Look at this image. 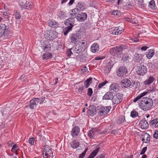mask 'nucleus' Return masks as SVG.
<instances>
[{"label":"nucleus","mask_w":158,"mask_h":158,"mask_svg":"<svg viewBox=\"0 0 158 158\" xmlns=\"http://www.w3.org/2000/svg\"><path fill=\"white\" fill-rule=\"evenodd\" d=\"M44 35L46 39L50 40H53L56 38V35L55 33L51 31L46 32Z\"/></svg>","instance_id":"11"},{"label":"nucleus","mask_w":158,"mask_h":158,"mask_svg":"<svg viewBox=\"0 0 158 158\" xmlns=\"http://www.w3.org/2000/svg\"><path fill=\"white\" fill-rule=\"evenodd\" d=\"M42 48L44 51H49L51 49V45L50 44H45L42 47Z\"/></svg>","instance_id":"35"},{"label":"nucleus","mask_w":158,"mask_h":158,"mask_svg":"<svg viewBox=\"0 0 158 158\" xmlns=\"http://www.w3.org/2000/svg\"><path fill=\"white\" fill-rule=\"evenodd\" d=\"M139 125L143 129H146L148 127V123L145 118H143L140 121Z\"/></svg>","instance_id":"16"},{"label":"nucleus","mask_w":158,"mask_h":158,"mask_svg":"<svg viewBox=\"0 0 158 158\" xmlns=\"http://www.w3.org/2000/svg\"><path fill=\"white\" fill-rule=\"evenodd\" d=\"M15 17L17 19H19L21 18V15L19 12L16 11L14 14Z\"/></svg>","instance_id":"52"},{"label":"nucleus","mask_w":158,"mask_h":158,"mask_svg":"<svg viewBox=\"0 0 158 158\" xmlns=\"http://www.w3.org/2000/svg\"><path fill=\"white\" fill-rule=\"evenodd\" d=\"M105 155L103 154H101L97 156L96 158H105Z\"/></svg>","instance_id":"63"},{"label":"nucleus","mask_w":158,"mask_h":158,"mask_svg":"<svg viewBox=\"0 0 158 158\" xmlns=\"http://www.w3.org/2000/svg\"><path fill=\"white\" fill-rule=\"evenodd\" d=\"M80 132V128L77 126L73 127L71 131V134L73 137L77 136Z\"/></svg>","instance_id":"19"},{"label":"nucleus","mask_w":158,"mask_h":158,"mask_svg":"<svg viewBox=\"0 0 158 158\" xmlns=\"http://www.w3.org/2000/svg\"><path fill=\"white\" fill-rule=\"evenodd\" d=\"M155 87L152 88V89L151 87H150V89L147 90V91H145L143 93L140 94L136 97H135L133 100L134 102H136L139 99L141 98L144 96L148 94H149L152 92H154L155 91Z\"/></svg>","instance_id":"7"},{"label":"nucleus","mask_w":158,"mask_h":158,"mask_svg":"<svg viewBox=\"0 0 158 158\" xmlns=\"http://www.w3.org/2000/svg\"><path fill=\"white\" fill-rule=\"evenodd\" d=\"M48 26L51 27H55L58 26V22L53 20H50L48 23Z\"/></svg>","instance_id":"34"},{"label":"nucleus","mask_w":158,"mask_h":158,"mask_svg":"<svg viewBox=\"0 0 158 158\" xmlns=\"http://www.w3.org/2000/svg\"><path fill=\"white\" fill-rule=\"evenodd\" d=\"M93 93V90L91 88H89L88 89L87 94L88 95L90 96H91Z\"/></svg>","instance_id":"58"},{"label":"nucleus","mask_w":158,"mask_h":158,"mask_svg":"<svg viewBox=\"0 0 158 158\" xmlns=\"http://www.w3.org/2000/svg\"><path fill=\"white\" fill-rule=\"evenodd\" d=\"M35 139L34 138H31L29 139L28 142L31 145H33L34 144Z\"/></svg>","instance_id":"55"},{"label":"nucleus","mask_w":158,"mask_h":158,"mask_svg":"<svg viewBox=\"0 0 158 158\" xmlns=\"http://www.w3.org/2000/svg\"><path fill=\"white\" fill-rule=\"evenodd\" d=\"M127 46L123 44L113 48L111 50L112 54L118 57H120L123 49H127Z\"/></svg>","instance_id":"3"},{"label":"nucleus","mask_w":158,"mask_h":158,"mask_svg":"<svg viewBox=\"0 0 158 158\" xmlns=\"http://www.w3.org/2000/svg\"><path fill=\"white\" fill-rule=\"evenodd\" d=\"M91 50L94 53L96 52L99 50V46L97 44H93L91 47Z\"/></svg>","instance_id":"33"},{"label":"nucleus","mask_w":158,"mask_h":158,"mask_svg":"<svg viewBox=\"0 0 158 158\" xmlns=\"http://www.w3.org/2000/svg\"><path fill=\"white\" fill-rule=\"evenodd\" d=\"M19 150V148L18 146L16 144H15L13 146L11 149V151L12 152H17Z\"/></svg>","instance_id":"45"},{"label":"nucleus","mask_w":158,"mask_h":158,"mask_svg":"<svg viewBox=\"0 0 158 158\" xmlns=\"http://www.w3.org/2000/svg\"><path fill=\"white\" fill-rule=\"evenodd\" d=\"M37 98L38 101V103L39 102L40 104H42L44 101V99L45 98V97L44 96H42L41 98Z\"/></svg>","instance_id":"48"},{"label":"nucleus","mask_w":158,"mask_h":158,"mask_svg":"<svg viewBox=\"0 0 158 158\" xmlns=\"http://www.w3.org/2000/svg\"><path fill=\"white\" fill-rule=\"evenodd\" d=\"M154 54V49L148 50L146 54V57L149 59L151 58Z\"/></svg>","instance_id":"30"},{"label":"nucleus","mask_w":158,"mask_h":158,"mask_svg":"<svg viewBox=\"0 0 158 158\" xmlns=\"http://www.w3.org/2000/svg\"><path fill=\"white\" fill-rule=\"evenodd\" d=\"M99 150V148H97L95 150H94L90 154L89 156L91 157L92 158H94L97 154Z\"/></svg>","instance_id":"38"},{"label":"nucleus","mask_w":158,"mask_h":158,"mask_svg":"<svg viewBox=\"0 0 158 158\" xmlns=\"http://www.w3.org/2000/svg\"><path fill=\"white\" fill-rule=\"evenodd\" d=\"M114 97V95L112 92H106L102 97L103 100H112Z\"/></svg>","instance_id":"18"},{"label":"nucleus","mask_w":158,"mask_h":158,"mask_svg":"<svg viewBox=\"0 0 158 158\" xmlns=\"http://www.w3.org/2000/svg\"><path fill=\"white\" fill-rule=\"evenodd\" d=\"M72 49H69L67 51V54L68 56H70L71 55L73 54L72 52Z\"/></svg>","instance_id":"60"},{"label":"nucleus","mask_w":158,"mask_h":158,"mask_svg":"<svg viewBox=\"0 0 158 158\" xmlns=\"http://www.w3.org/2000/svg\"><path fill=\"white\" fill-rule=\"evenodd\" d=\"M50 154H43V157L44 158H53V153H52L51 154V156Z\"/></svg>","instance_id":"51"},{"label":"nucleus","mask_w":158,"mask_h":158,"mask_svg":"<svg viewBox=\"0 0 158 158\" xmlns=\"http://www.w3.org/2000/svg\"><path fill=\"white\" fill-rule=\"evenodd\" d=\"M107 83V81L106 80L104 81L103 82L100 83L98 85V87L99 88H102L103 86L105 85Z\"/></svg>","instance_id":"53"},{"label":"nucleus","mask_w":158,"mask_h":158,"mask_svg":"<svg viewBox=\"0 0 158 158\" xmlns=\"http://www.w3.org/2000/svg\"><path fill=\"white\" fill-rule=\"evenodd\" d=\"M38 99L35 98L31 100L30 101L29 106L31 109H33L36 108L37 105L38 104Z\"/></svg>","instance_id":"15"},{"label":"nucleus","mask_w":158,"mask_h":158,"mask_svg":"<svg viewBox=\"0 0 158 158\" xmlns=\"http://www.w3.org/2000/svg\"><path fill=\"white\" fill-rule=\"evenodd\" d=\"M75 20L74 19L70 17L66 19L64 21V24L66 26L73 25L74 24Z\"/></svg>","instance_id":"24"},{"label":"nucleus","mask_w":158,"mask_h":158,"mask_svg":"<svg viewBox=\"0 0 158 158\" xmlns=\"http://www.w3.org/2000/svg\"><path fill=\"white\" fill-rule=\"evenodd\" d=\"M25 9H31L34 6L33 3L31 2L27 1L26 4H25Z\"/></svg>","instance_id":"39"},{"label":"nucleus","mask_w":158,"mask_h":158,"mask_svg":"<svg viewBox=\"0 0 158 158\" xmlns=\"http://www.w3.org/2000/svg\"><path fill=\"white\" fill-rule=\"evenodd\" d=\"M26 0H19V4L20 7L22 9H25L26 4Z\"/></svg>","instance_id":"41"},{"label":"nucleus","mask_w":158,"mask_h":158,"mask_svg":"<svg viewBox=\"0 0 158 158\" xmlns=\"http://www.w3.org/2000/svg\"><path fill=\"white\" fill-rule=\"evenodd\" d=\"M76 17V19L77 21L80 22H83L85 20L87 17V14L85 13H81L78 14Z\"/></svg>","instance_id":"13"},{"label":"nucleus","mask_w":158,"mask_h":158,"mask_svg":"<svg viewBox=\"0 0 158 158\" xmlns=\"http://www.w3.org/2000/svg\"><path fill=\"white\" fill-rule=\"evenodd\" d=\"M125 121V117L124 116L122 115L119 116L117 120V123L119 124H121Z\"/></svg>","instance_id":"40"},{"label":"nucleus","mask_w":158,"mask_h":158,"mask_svg":"<svg viewBox=\"0 0 158 158\" xmlns=\"http://www.w3.org/2000/svg\"><path fill=\"white\" fill-rule=\"evenodd\" d=\"M153 104V100L148 97L142 98L139 103V108L144 111H148L151 109Z\"/></svg>","instance_id":"1"},{"label":"nucleus","mask_w":158,"mask_h":158,"mask_svg":"<svg viewBox=\"0 0 158 158\" xmlns=\"http://www.w3.org/2000/svg\"><path fill=\"white\" fill-rule=\"evenodd\" d=\"M112 14L115 16H118L120 15V11L118 10L114 11L112 12Z\"/></svg>","instance_id":"54"},{"label":"nucleus","mask_w":158,"mask_h":158,"mask_svg":"<svg viewBox=\"0 0 158 158\" xmlns=\"http://www.w3.org/2000/svg\"><path fill=\"white\" fill-rule=\"evenodd\" d=\"M150 7L152 10H155L156 9L157 7L155 6V1L154 0H151L149 3Z\"/></svg>","instance_id":"37"},{"label":"nucleus","mask_w":158,"mask_h":158,"mask_svg":"<svg viewBox=\"0 0 158 158\" xmlns=\"http://www.w3.org/2000/svg\"><path fill=\"white\" fill-rule=\"evenodd\" d=\"M143 57V55L140 54H137L135 56V60L137 61L141 60Z\"/></svg>","instance_id":"49"},{"label":"nucleus","mask_w":158,"mask_h":158,"mask_svg":"<svg viewBox=\"0 0 158 158\" xmlns=\"http://www.w3.org/2000/svg\"><path fill=\"white\" fill-rule=\"evenodd\" d=\"M84 48L83 47L80 46V45L77 44L74 45L71 49L74 53L79 54L85 51Z\"/></svg>","instance_id":"8"},{"label":"nucleus","mask_w":158,"mask_h":158,"mask_svg":"<svg viewBox=\"0 0 158 158\" xmlns=\"http://www.w3.org/2000/svg\"><path fill=\"white\" fill-rule=\"evenodd\" d=\"M92 81V78H89L84 82V85L86 88H87L89 86L90 82Z\"/></svg>","instance_id":"44"},{"label":"nucleus","mask_w":158,"mask_h":158,"mask_svg":"<svg viewBox=\"0 0 158 158\" xmlns=\"http://www.w3.org/2000/svg\"><path fill=\"white\" fill-rule=\"evenodd\" d=\"M52 57V54L49 52H46L43 54L42 55V59L44 60H47L51 58Z\"/></svg>","instance_id":"27"},{"label":"nucleus","mask_w":158,"mask_h":158,"mask_svg":"<svg viewBox=\"0 0 158 158\" xmlns=\"http://www.w3.org/2000/svg\"><path fill=\"white\" fill-rule=\"evenodd\" d=\"M76 58L77 60L82 62H85L88 60V57L83 54L81 55H77Z\"/></svg>","instance_id":"21"},{"label":"nucleus","mask_w":158,"mask_h":158,"mask_svg":"<svg viewBox=\"0 0 158 158\" xmlns=\"http://www.w3.org/2000/svg\"><path fill=\"white\" fill-rule=\"evenodd\" d=\"M98 129L94 128L88 132V135L89 137L92 138L94 137L98 133Z\"/></svg>","instance_id":"17"},{"label":"nucleus","mask_w":158,"mask_h":158,"mask_svg":"<svg viewBox=\"0 0 158 158\" xmlns=\"http://www.w3.org/2000/svg\"><path fill=\"white\" fill-rule=\"evenodd\" d=\"M127 72V69L126 67L121 66L119 68L117 71L116 73L119 77L125 76Z\"/></svg>","instance_id":"6"},{"label":"nucleus","mask_w":158,"mask_h":158,"mask_svg":"<svg viewBox=\"0 0 158 158\" xmlns=\"http://www.w3.org/2000/svg\"><path fill=\"white\" fill-rule=\"evenodd\" d=\"M155 124V127H158V118H155L152 120L150 123V125H153Z\"/></svg>","instance_id":"43"},{"label":"nucleus","mask_w":158,"mask_h":158,"mask_svg":"<svg viewBox=\"0 0 158 158\" xmlns=\"http://www.w3.org/2000/svg\"><path fill=\"white\" fill-rule=\"evenodd\" d=\"M113 65L111 64L109 62L107 64L106 68V71L108 70V72H109L111 70Z\"/></svg>","instance_id":"47"},{"label":"nucleus","mask_w":158,"mask_h":158,"mask_svg":"<svg viewBox=\"0 0 158 158\" xmlns=\"http://www.w3.org/2000/svg\"><path fill=\"white\" fill-rule=\"evenodd\" d=\"M141 17L135 16V17L132 19L131 23L133 24H137V25L138 26L141 22Z\"/></svg>","instance_id":"20"},{"label":"nucleus","mask_w":158,"mask_h":158,"mask_svg":"<svg viewBox=\"0 0 158 158\" xmlns=\"http://www.w3.org/2000/svg\"><path fill=\"white\" fill-rule=\"evenodd\" d=\"M87 113L91 116H93L96 113V107L94 105H90L87 111Z\"/></svg>","instance_id":"14"},{"label":"nucleus","mask_w":158,"mask_h":158,"mask_svg":"<svg viewBox=\"0 0 158 158\" xmlns=\"http://www.w3.org/2000/svg\"><path fill=\"white\" fill-rule=\"evenodd\" d=\"M122 85L125 87H129L131 84L130 81L127 78H125L122 81Z\"/></svg>","instance_id":"28"},{"label":"nucleus","mask_w":158,"mask_h":158,"mask_svg":"<svg viewBox=\"0 0 158 158\" xmlns=\"http://www.w3.org/2000/svg\"><path fill=\"white\" fill-rule=\"evenodd\" d=\"M138 115V113L135 110H133L131 113V116L132 118H135Z\"/></svg>","instance_id":"46"},{"label":"nucleus","mask_w":158,"mask_h":158,"mask_svg":"<svg viewBox=\"0 0 158 158\" xmlns=\"http://www.w3.org/2000/svg\"><path fill=\"white\" fill-rule=\"evenodd\" d=\"M10 34L8 27L5 24H1L0 25V37H3L4 39H8L11 36Z\"/></svg>","instance_id":"2"},{"label":"nucleus","mask_w":158,"mask_h":158,"mask_svg":"<svg viewBox=\"0 0 158 158\" xmlns=\"http://www.w3.org/2000/svg\"><path fill=\"white\" fill-rule=\"evenodd\" d=\"M153 137L156 139L158 138V131H156L155 132L153 135Z\"/></svg>","instance_id":"64"},{"label":"nucleus","mask_w":158,"mask_h":158,"mask_svg":"<svg viewBox=\"0 0 158 158\" xmlns=\"http://www.w3.org/2000/svg\"><path fill=\"white\" fill-rule=\"evenodd\" d=\"M79 142L75 140L71 143V146L72 148H76L79 147Z\"/></svg>","instance_id":"42"},{"label":"nucleus","mask_w":158,"mask_h":158,"mask_svg":"<svg viewBox=\"0 0 158 158\" xmlns=\"http://www.w3.org/2000/svg\"><path fill=\"white\" fill-rule=\"evenodd\" d=\"M129 57L127 56L124 55L122 58V60L123 61H125L128 60Z\"/></svg>","instance_id":"59"},{"label":"nucleus","mask_w":158,"mask_h":158,"mask_svg":"<svg viewBox=\"0 0 158 158\" xmlns=\"http://www.w3.org/2000/svg\"><path fill=\"white\" fill-rule=\"evenodd\" d=\"M111 108L109 106H102L100 109L98 114L100 116H104L107 114L110 111Z\"/></svg>","instance_id":"10"},{"label":"nucleus","mask_w":158,"mask_h":158,"mask_svg":"<svg viewBox=\"0 0 158 158\" xmlns=\"http://www.w3.org/2000/svg\"><path fill=\"white\" fill-rule=\"evenodd\" d=\"M150 140V136L148 134L144 135V137L142 138V141L143 142L148 143Z\"/></svg>","instance_id":"32"},{"label":"nucleus","mask_w":158,"mask_h":158,"mask_svg":"<svg viewBox=\"0 0 158 158\" xmlns=\"http://www.w3.org/2000/svg\"><path fill=\"white\" fill-rule=\"evenodd\" d=\"M81 38V36L79 33L72 34L70 37L71 42L73 44H75Z\"/></svg>","instance_id":"9"},{"label":"nucleus","mask_w":158,"mask_h":158,"mask_svg":"<svg viewBox=\"0 0 158 158\" xmlns=\"http://www.w3.org/2000/svg\"><path fill=\"white\" fill-rule=\"evenodd\" d=\"M117 132L118 130L117 129L113 130L112 131H110V129H109V131H108V133H111V134H115V133H117Z\"/></svg>","instance_id":"61"},{"label":"nucleus","mask_w":158,"mask_h":158,"mask_svg":"<svg viewBox=\"0 0 158 158\" xmlns=\"http://www.w3.org/2000/svg\"><path fill=\"white\" fill-rule=\"evenodd\" d=\"M75 8L77 9L78 11L79 12L80 11L84 10L85 8V6L83 2H79L77 3Z\"/></svg>","instance_id":"22"},{"label":"nucleus","mask_w":158,"mask_h":158,"mask_svg":"<svg viewBox=\"0 0 158 158\" xmlns=\"http://www.w3.org/2000/svg\"><path fill=\"white\" fill-rule=\"evenodd\" d=\"M73 27V25L69 26L66 27L63 30V32L64 35H66L68 33L71 31Z\"/></svg>","instance_id":"31"},{"label":"nucleus","mask_w":158,"mask_h":158,"mask_svg":"<svg viewBox=\"0 0 158 158\" xmlns=\"http://www.w3.org/2000/svg\"><path fill=\"white\" fill-rule=\"evenodd\" d=\"M88 71L87 67L85 66H83L81 69V71L82 73L86 72Z\"/></svg>","instance_id":"56"},{"label":"nucleus","mask_w":158,"mask_h":158,"mask_svg":"<svg viewBox=\"0 0 158 158\" xmlns=\"http://www.w3.org/2000/svg\"><path fill=\"white\" fill-rule=\"evenodd\" d=\"M110 33L114 35H118L121 34L124 30V28L121 27H112L109 29Z\"/></svg>","instance_id":"5"},{"label":"nucleus","mask_w":158,"mask_h":158,"mask_svg":"<svg viewBox=\"0 0 158 158\" xmlns=\"http://www.w3.org/2000/svg\"><path fill=\"white\" fill-rule=\"evenodd\" d=\"M88 150V148H85L84 151L79 156V158H83L85 156L86 152Z\"/></svg>","instance_id":"50"},{"label":"nucleus","mask_w":158,"mask_h":158,"mask_svg":"<svg viewBox=\"0 0 158 158\" xmlns=\"http://www.w3.org/2000/svg\"><path fill=\"white\" fill-rule=\"evenodd\" d=\"M71 13H70V16L71 17L74 19L76 18L78 13H79V11H78L77 9L74 8L71 11Z\"/></svg>","instance_id":"29"},{"label":"nucleus","mask_w":158,"mask_h":158,"mask_svg":"<svg viewBox=\"0 0 158 158\" xmlns=\"http://www.w3.org/2000/svg\"><path fill=\"white\" fill-rule=\"evenodd\" d=\"M118 86L116 84H112L110 87V90L111 92H117L119 90Z\"/></svg>","instance_id":"23"},{"label":"nucleus","mask_w":158,"mask_h":158,"mask_svg":"<svg viewBox=\"0 0 158 158\" xmlns=\"http://www.w3.org/2000/svg\"><path fill=\"white\" fill-rule=\"evenodd\" d=\"M81 45H80V46H81L82 47H85L84 51L85 50L86 48V42L85 40L82 41L81 43Z\"/></svg>","instance_id":"57"},{"label":"nucleus","mask_w":158,"mask_h":158,"mask_svg":"<svg viewBox=\"0 0 158 158\" xmlns=\"http://www.w3.org/2000/svg\"><path fill=\"white\" fill-rule=\"evenodd\" d=\"M57 17L60 19H64L66 17V12L64 11H59L57 13Z\"/></svg>","instance_id":"26"},{"label":"nucleus","mask_w":158,"mask_h":158,"mask_svg":"<svg viewBox=\"0 0 158 158\" xmlns=\"http://www.w3.org/2000/svg\"><path fill=\"white\" fill-rule=\"evenodd\" d=\"M123 94L120 93H117L114 96L112 100L113 105H117L120 103L123 100Z\"/></svg>","instance_id":"4"},{"label":"nucleus","mask_w":158,"mask_h":158,"mask_svg":"<svg viewBox=\"0 0 158 158\" xmlns=\"http://www.w3.org/2000/svg\"><path fill=\"white\" fill-rule=\"evenodd\" d=\"M154 80V78L153 77H150L148 79L146 80L144 84L145 85H149L151 84Z\"/></svg>","instance_id":"36"},{"label":"nucleus","mask_w":158,"mask_h":158,"mask_svg":"<svg viewBox=\"0 0 158 158\" xmlns=\"http://www.w3.org/2000/svg\"><path fill=\"white\" fill-rule=\"evenodd\" d=\"M147 69L143 65H140L137 68V72L140 75L143 76L147 72Z\"/></svg>","instance_id":"12"},{"label":"nucleus","mask_w":158,"mask_h":158,"mask_svg":"<svg viewBox=\"0 0 158 158\" xmlns=\"http://www.w3.org/2000/svg\"><path fill=\"white\" fill-rule=\"evenodd\" d=\"M52 152L50 147L48 145L45 146L44 148L43 155L45 154H46L48 153L50 155H51V154H52Z\"/></svg>","instance_id":"25"},{"label":"nucleus","mask_w":158,"mask_h":158,"mask_svg":"<svg viewBox=\"0 0 158 158\" xmlns=\"http://www.w3.org/2000/svg\"><path fill=\"white\" fill-rule=\"evenodd\" d=\"M147 149V147H144L143 149L140 153V155H142L145 153Z\"/></svg>","instance_id":"62"}]
</instances>
